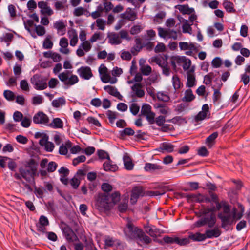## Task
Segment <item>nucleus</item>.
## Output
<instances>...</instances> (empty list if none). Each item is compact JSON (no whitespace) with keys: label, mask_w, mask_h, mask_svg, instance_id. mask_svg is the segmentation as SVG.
Here are the masks:
<instances>
[{"label":"nucleus","mask_w":250,"mask_h":250,"mask_svg":"<svg viewBox=\"0 0 250 250\" xmlns=\"http://www.w3.org/2000/svg\"><path fill=\"white\" fill-rule=\"evenodd\" d=\"M57 164L53 161L50 162L48 164L47 171L48 172H53L57 168Z\"/></svg>","instance_id":"56"},{"label":"nucleus","mask_w":250,"mask_h":250,"mask_svg":"<svg viewBox=\"0 0 250 250\" xmlns=\"http://www.w3.org/2000/svg\"><path fill=\"white\" fill-rule=\"evenodd\" d=\"M212 65L214 68H219L222 64V60L219 57H215L211 62Z\"/></svg>","instance_id":"53"},{"label":"nucleus","mask_w":250,"mask_h":250,"mask_svg":"<svg viewBox=\"0 0 250 250\" xmlns=\"http://www.w3.org/2000/svg\"><path fill=\"white\" fill-rule=\"evenodd\" d=\"M104 89L106 90L109 94L115 96L118 92L117 89L114 86L111 85H106L104 87Z\"/></svg>","instance_id":"45"},{"label":"nucleus","mask_w":250,"mask_h":250,"mask_svg":"<svg viewBox=\"0 0 250 250\" xmlns=\"http://www.w3.org/2000/svg\"><path fill=\"white\" fill-rule=\"evenodd\" d=\"M85 246L87 248L86 250H98L94 246L92 241H87V239L85 241Z\"/></svg>","instance_id":"64"},{"label":"nucleus","mask_w":250,"mask_h":250,"mask_svg":"<svg viewBox=\"0 0 250 250\" xmlns=\"http://www.w3.org/2000/svg\"><path fill=\"white\" fill-rule=\"evenodd\" d=\"M217 216L221 220V227L225 229L227 225H231L233 224V220L231 219L230 214L224 215L222 213H219Z\"/></svg>","instance_id":"12"},{"label":"nucleus","mask_w":250,"mask_h":250,"mask_svg":"<svg viewBox=\"0 0 250 250\" xmlns=\"http://www.w3.org/2000/svg\"><path fill=\"white\" fill-rule=\"evenodd\" d=\"M107 37L109 39V43L111 44H119L122 42L119 35L116 33L112 32L108 34Z\"/></svg>","instance_id":"16"},{"label":"nucleus","mask_w":250,"mask_h":250,"mask_svg":"<svg viewBox=\"0 0 250 250\" xmlns=\"http://www.w3.org/2000/svg\"><path fill=\"white\" fill-rule=\"evenodd\" d=\"M3 95L5 98L9 101H13L15 98L14 93L9 90H5L3 92Z\"/></svg>","instance_id":"39"},{"label":"nucleus","mask_w":250,"mask_h":250,"mask_svg":"<svg viewBox=\"0 0 250 250\" xmlns=\"http://www.w3.org/2000/svg\"><path fill=\"white\" fill-rule=\"evenodd\" d=\"M198 154L202 157H206L208 155L209 152L206 147L202 146L198 149Z\"/></svg>","instance_id":"55"},{"label":"nucleus","mask_w":250,"mask_h":250,"mask_svg":"<svg viewBox=\"0 0 250 250\" xmlns=\"http://www.w3.org/2000/svg\"><path fill=\"white\" fill-rule=\"evenodd\" d=\"M154 228L149 229L148 234L152 237L156 238L158 235H159L162 233V231L159 229Z\"/></svg>","instance_id":"44"},{"label":"nucleus","mask_w":250,"mask_h":250,"mask_svg":"<svg viewBox=\"0 0 250 250\" xmlns=\"http://www.w3.org/2000/svg\"><path fill=\"white\" fill-rule=\"evenodd\" d=\"M70 183L73 188L76 189L78 188L80 184V181L77 178L73 177L71 179Z\"/></svg>","instance_id":"59"},{"label":"nucleus","mask_w":250,"mask_h":250,"mask_svg":"<svg viewBox=\"0 0 250 250\" xmlns=\"http://www.w3.org/2000/svg\"><path fill=\"white\" fill-rule=\"evenodd\" d=\"M175 8L178 9L182 14H191L194 12L193 8H189L188 4L186 5H177Z\"/></svg>","instance_id":"14"},{"label":"nucleus","mask_w":250,"mask_h":250,"mask_svg":"<svg viewBox=\"0 0 250 250\" xmlns=\"http://www.w3.org/2000/svg\"><path fill=\"white\" fill-rule=\"evenodd\" d=\"M65 100L63 97H60L57 99L54 100L52 102V104L53 107L58 108L60 105L65 104Z\"/></svg>","instance_id":"34"},{"label":"nucleus","mask_w":250,"mask_h":250,"mask_svg":"<svg viewBox=\"0 0 250 250\" xmlns=\"http://www.w3.org/2000/svg\"><path fill=\"white\" fill-rule=\"evenodd\" d=\"M136 16V14L134 12L128 14L125 12L121 14V17L122 18L131 21H133L135 20Z\"/></svg>","instance_id":"40"},{"label":"nucleus","mask_w":250,"mask_h":250,"mask_svg":"<svg viewBox=\"0 0 250 250\" xmlns=\"http://www.w3.org/2000/svg\"><path fill=\"white\" fill-rule=\"evenodd\" d=\"M62 231L66 240L69 243L79 240L78 237L76 233L74 232L71 228L66 224H64L62 227Z\"/></svg>","instance_id":"4"},{"label":"nucleus","mask_w":250,"mask_h":250,"mask_svg":"<svg viewBox=\"0 0 250 250\" xmlns=\"http://www.w3.org/2000/svg\"><path fill=\"white\" fill-rule=\"evenodd\" d=\"M65 25L62 21H58L54 24V27L59 31H62L64 30L63 33L62 35L64 34L65 31Z\"/></svg>","instance_id":"43"},{"label":"nucleus","mask_w":250,"mask_h":250,"mask_svg":"<svg viewBox=\"0 0 250 250\" xmlns=\"http://www.w3.org/2000/svg\"><path fill=\"white\" fill-rule=\"evenodd\" d=\"M189 238L192 239L193 241H202L206 239L205 234H202L200 232H196L195 234L193 233H190L189 235Z\"/></svg>","instance_id":"20"},{"label":"nucleus","mask_w":250,"mask_h":250,"mask_svg":"<svg viewBox=\"0 0 250 250\" xmlns=\"http://www.w3.org/2000/svg\"><path fill=\"white\" fill-rule=\"evenodd\" d=\"M163 167L156 164L146 163L144 169L146 171H152L156 170L162 169Z\"/></svg>","instance_id":"21"},{"label":"nucleus","mask_w":250,"mask_h":250,"mask_svg":"<svg viewBox=\"0 0 250 250\" xmlns=\"http://www.w3.org/2000/svg\"><path fill=\"white\" fill-rule=\"evenodd\" d=\"M151 111V107L149 104H144L141 108V113L143 115H146Z\"/></svg>","instance_id":"49"},{"label":"nucleus","mask_w":250,"mask_h":250,"mask_svg":"<svg viewBox=\"0 0 250 250\" xmlns=\"http://www.w3.org/2000/svg\"><path fill=\"white\" fill-rule=\"evenodd\" d=\"M141 27L140 25H134L132 26L130 30V33L131 35H134L140 33L141 31Z\"/></svg>","instance_id":"58"},{"label":"nucleus","mask_w":250,"mask_h":250,"mask_svg":"<svg viewBox=\"0 0 250 250\" xmlns=\"http://www.w3.org/2000/svg\"><path fill=\"white\" fill-rule=\"evenodd\" d=\"M223 5L228 12L234 13L236 11L234 8V5L231 2L225 0L223 3Z\"/></svg>","instance_id":"32"},{"label":"nucleus","mask_w":250,"mask_h":250,"mask_svg":"<svg viewBox=\"0 0 250 250\" xmlns=\"http://www.w3.org/2000/svg\"><path fill=\"white\" fill-rule=\"evenodd\" d=\"M80 77L85 80H89L93 77L91 68L88 66H82L77 70Z\"/></svg>","instance_id":"8"},{"label":"nucleus","mask_w":250,"mask_h":250,"mask_svg":"<svg viewBox=\"0 0 250 250\" xmlns=\"http://www.w3.org/2000/svg\"><path fill=\"white\" fill-rule=\"evenodd\" d=\"M43 102V98L41 96L38 95L34 96L32 98V103L33 104L37 105L42 104Z\"/></svg>","instance_id":"63"},{"label":"nucleus","mask_w":250,"mask_h":250,"mask_svg":"<svg viewBox=\"0 0 250 250\" xmlns=\"http://www.w3.org/2000/svg\"><path fill=\"white\" fill-rule=\"evenodd\" d=\"M221 234V230L217 228H214L212 230H207L205 232V237L206 238H211L213 237H218Z\"/></svg>","instance_id":"17"},{"label":"nucleus","mask_w":250,"mask_h":250,"mask_svg":"<svg viewBox=\"0 0 250 250\" xmlns=\"http://www.w3.org/2000/svg\"><path fill=\"white\" fill-rule=\"evenodd\" d=\"M31 83L35 86V88L38 90H42L47 88V85L45 80L38 75H35L31 79Z\"/></svg>","instance_id":"5"},{"label":"nucleus","mask_w":250,"mask_h":250,"mask_svg":"<svg viewBox=\"0 0 250 250\" xmlns=\"http://www.w3.org/2000/svg\"><path fill=\"white\" fill-rule=\"evenodd\" d=\"M147 121L150 124H153L155 123V114L153 112L151 111L149 113L145 115Z\"/></svg>","instance_id":"51"},{"label":"nucleus","mask_w":250,"mask_h":250,"mask_svg":"<svg viewBox=\"0 0 250 250\" xmlns=\"http://www.w3.org/2000/svg\"><path fill=\"white\" fill-rule=\"evenodd\" d=\"M135 42L136 44L131 49V52L134 55H136L144 47L143 45L142 44V41L140 38H136Z\"/></svg>","instance_id":"18"},{"label":"nucleus","mask_w":250,"mask_h":250,"mask_svg":"<svg viewBox=\"0 0 250 250\" xmlns=\"http://www.w3.org/2000/svg\"><path fill=\"white\" fill-rule=\"evenodd\" d=\"M195 96L193 94L191 89H188L185 91V96L182 98L183 102H190L194 100Z\"/></svg>","instance_id":"19"},{"label":"nucleus","mask_w":250,"mask_h":250,"mask_svg":"<svg viewBox=\"0 0 250 250\" xmlns=\"http://www.w3.org/2000/svg\"><path fill=\"white\" fill-rule=\"evenodd\" d=\"M136 237L138 238L140 241H144L146 244H149L151 241V239L150 237L146 235L142 229L139 231L138 234Z\"/></svg>","instance_id":"27"},{"label":"nucleus","mask_w":250,"mask_h":250,"mask_svg":"<svg viewBox=\"0 0 250 250\" xmlns=\"http://www.w3.org/2000/svg\"><path fill=\"white\" fill-rule=\"evenodd\" d=\"M157 97L159 101L164 102H168L170 100L169 96L163 92H158L157 93Z\"/></svg>","instance_id":"37"},{"label":"nucleus","mask_w":250,"mask_h":250,"mask_svg":"<svg viewBox=\"0 0 250 250\" xmlns=\"http://www.w3.org/2000/svg\"><path fill=\"white\" fill-rule=\"evenodd\" d=\"M214 90V93L213 94V101L214 103L217 102L219 99L220 98L221 96V93L220 92V89H215Z\"/></svg>","instance_id":"57"},{"label":"nucleus","mask_w":250,"mask_h":250,"mask_svg":"<svg viewBox=\"0 0 250 250\" xmlns=\"http://www.w3.org/2000/svg\"><path fill=\"white\" fill-rule=\"evenodd\" d=\"M178 18L180 20L181 19H182L183 22H184L182 25V29L183 33H188L191 34V32L192 31V28L191 26L192 24L188 23V21L187 20H185L183 19L182 17L180 16H178Z\"/></svg>","instance_id":"22"},{"label":"nucleus","mask_w":250,"mask_h":250,"mask_svg":"<svg viewBox=\"0 0 250 250\" xmlns=\"http://www.w3.org/2000/svg\"><path fill=\"white\" fill-rule=\"evenodd\" d=\"M173 85L175 89H178L181 87V82L177 75H174L172 78Z\"/></svg>","instance_id":"47"},{"label":"nucleus","mask_w":250,"mask_h":250,"mask_svg":"<svg viewBox=\"0 0 250 250\" xmlns=\"http://www.w3.org/2000/svg\"><path fill=\"white\" fill-rule=\"evenodd\" d=\"M190 242L189 236L188 238H183L180 239L178 237H176V243L180 246H184L189 244Z\"/></svg>","instance_id":"42"},{"label":"nucleus","mask_w":250,"mask_h":250,"mask_svg":"<svg viewBox=\"0 0 250 250\" xmlns=\"http://www.w3.org/2000/svg\"><path fill=\"white\" fill-rule=\"evenodd\" d=\"M51 37L49 35L47 36L45 39L44 40L43 42V46L45 49H51L52 48L53 43L51 40Z\"/></svg>","instance_id":"36"},{"label":"nucleus","mask_w":250,"mask_h":250,"mask_svg":"<svg viewBox=\"0 0 250 250\" xmlns=\"http://www.w3.org/2000/svg\"><path fill=\"white\" fill-rule=\"evenodd\" d=\"M47 210L53 215L56 214L57 206L54 203L53 200H50L46 204Z\"/></svg>","instance_id":"24"},{"label":"nucleus","mask_w":250,"mask_h":250,"mask_svg":"<svg viewBox=\"0 0 250 250\" xmlns=\"http://www.w3.org/2000/svg\"><path fill=\"white\" fill-rule=\"evenodd\" d=\"M97 154L99 158L101 159H107V160L110 161V158L108 153L104 150H98Z\"/></svg>","instance_id":"41"},{"label":"nucleus","mask_w":250,"mask_h":250,"mask_svg":"<svg viewBox=\"0 0 250 250\" xmlns=\"http://www.w3.org/2000/svg\"><path fill=\"white\" fill-rule=\"evenodd\" d=\"M124 164L125 168L128 170H132L134 167L131 158L128 155H124L123 157Z\"/></svg>","instance_id":"25"},{"label":"nucleus","mask_w":250,"mask_h":250,"mask_svg":"<svg viewBox=\"0 0 250 250\" xmlns=\"http://www.w3.org/2000/svg\"><path fill=\"white\" fill-rule=\"evenodd\" d=\"M44 56L45 57H51L52 58L53 61L55 62H58L60 61L61 59V55L57 53H51V52H45L44 53Z\"/></svg>","instance_id":"33"},{"label":"nucleus","mask_w":250,"mask_h":250,"mask_svg":"<svg viewBox=\"0 0 250 250\" xmlns=\"http://www.w3.org/2000/svg\"><path fill=\"white\" fill-rule=\"evenodd\" d=\"M72 143L68 141L65 143V145H61L60 146L59 152L61 155H66L68 152V148L71 147Z\"/></svg>","instance_id":"28"},{"label":"nucleus","mask_w":250,"mask_h":250,"mask_svg":"<svg viewBox=\"0 0 250 250\" xmlns=\"http://www.w3.org/2000/svg\"><path fill=\"white\" fill-rule=\"evenodd\" d=\"M49 126L53 128H62L63 123L60 118H56L53 119L52 122L49 124Z\"/></svg>","instance_id":"23"},{"label":"nucleus","mask_w":250,"mask_h":250,"mask_svg":"<svg viewBox=\"0 0 250 250\" xmlns=\"http://www.w3.org/2000/svg\"><path fill=\"white\" fill-rule=\"evenodd\" d=\"M157 190L154 191H149L148 192V195L150 196H160L165 194L166 192L169 190L167 186H158L156 188Z\"/></svg>","instance_id":"11"},{"label":"nucleus","mask_w":250,"mask_h":250,"mask_svg":"<svg viewBox=\"0 0 250 250\" xmlns=\"http://www.w3.org/2000/svg\"><path fill=\"white\" fill-rule=\"evenodd\" d=\"M87 121L89 124H92L96 126H97V127L101 126V124L99 122V121L96 118H95L93 117H88L87 119Z\"/></svg>","instance_id":"52"},{"label":"nucleus","mask_w":250,"mask_h":250,"mask_svg":"<svg viewBox=\"0 0 250 250\" xmlns=\"http://www.w3.org/2000/svg\"><path fill=\"white\" fill-rule=\"evenodd\" d=\"M130 111L134 115L138 114L140 107L136 104H132L130 107Z\"/></svg>","instance_id":"61"},{"label":"nucleus","mask_w":250,"mask_h":250,"mask_svg":"<svg viewBox=\"0 0 250 250\" xmlns=\"http://www.w3.org/2000/svg\"><path fill=\"white\" fill-rule=\"evenodd\" d=\"M68 71L60 73L58 78L65 85H72L77 83L79 81L78 77L75 75H72L70 77H69Z\"/></svg>","instance_id":"3"},{"label":"nucleus","mask_w":250,"mask_h":250,"mask_svg":"<svg viewBox=\"0 0 250 250\" xmlns=\"http://www.w3.org/2000/svg\"><path fill=\"white\" fill-rule=\"evenodd\" d=\"M120 135L121 138L125 136H132L134 135L135 131L130 127H126L123 130L120 131Z\"/></svg>","instance_id":"31"},{"label":"nucleus","mask_w":250,"mask_h":250,"mask_svg":"<svg viewBox=\"0 0 250 250\" xmlns=\"http://www.w3.org/2000/svg\"><path fill=\"white\" fill-rule=\"evenodd\" d=\"M107 116L111 124H113L117 118L116 113L111 110L107 111Z\"/></svg>","instance_id":"50"},{"label":"nucleus","mask_w":250,"mask_h":250,"mask_svg":"<svg viewBox=\"0 0 250 250\" xmlns=\"http://www.w3.org/2000/svg\"><path fill=\"white\" fill-rule=\"evenodd\" d=\"M174 147V146L170 143H163L161 144L160 149L162 150V152L165 150L167 152L170 153L173 151Z\"/></svg>","instance_id":"30"},{"label":"nucleus","mask_w":250,"mask_h":250,"mask_svg":"<svg viewBox=\"0 0 250 250\" xmlns=\"http://www.w3.org/2000/svg\"><path fill=\"white\" fill-rule=\"evenodd\" d=\"M158 35L163 38H166L168 36V31L159 27L158 28Z\"/></svg>","instance_id":"60"},{"label":"nucleus","mask_w":250,"mask_h":250,"mask_svg":"<svg viewBox=\"0 0 250 250\" xmlns=\"http://www.w3.org/2000/svg\"><path fill=\"white\" fill-rule=\"evenodd\" d=\"M86 160V157L84 155H81L78 157L74 158L73 160V165L77 166L80 163L84 162Z\"/></svg>","instance_id":"54"},{"label":"nucleus","mask_w":250,"mask_h":250,"mask_svg":"<svg viewBox=\"0 0 250 250\" xmlns=\"http://www.w3.org/2000/svg\"><path fill=\"white\" fill-rule=\"evenodd\" d=\"M140 70L143 75L148 76L151 73L152 69L149 65H146V66H141Z\"/></svg>","instance_id":"38"},{"label":"nucleus","mask_w":250,"mask_h":250,"mask_svg":"<svg viewBox=\"0 0 250 250\" xmlns=\"http://www.w3.org/2000/svg\"><path fill=\"white\" fill-rule=\"evenodd\" d=\"M206 220L208 226L211 228L214 226L216 223V217L214 214H211L209 218L206 217Z\"/></svg>","instance_id":"46"},{"label":"nucleus","mask_w":250,"mask_h":250,"mask_svg":"<svg viewBox=\"0 0 250 250\" xmlns=\"http://www.w3.org/2000/svg\"><path fill=\"white\" fill-rule=\"evenodd\" d=\"M101 188L104 192H105V193L109 195L108 192L112 190V187L110 184L108 183H104L102 184L101 186Z\"/></svg>","instance_id":"48"},{"label":"nucleus","mask_w":250,"mask_h":250,"mask_svg":"<svg viewBox=\"0 0 250 250\" xmlns=\"http://www.w3.org/2000/svg\"><path fill=\"white\" fill-rule=\"evenodd\" d=\"M49 225L47 218L44 215H41L39 218V222L36 224L37 230L43 233L45 232L46 227Z\"/></svg>","instance_id":"6"},{"label":"nucleus","mask_w":250,"mask_h":250,"mask_svg":"<svg viewBox=\"0 0 250 250\" xmlns=\"http://www.w3.org/2000/svg\"><path fill=\"white\" fill-rule=\"evenodd\" d=\"M126 228L128 231V234L133 237H136L138 234L139 231H140L141 229L137 227H135L130 220H128L126 224ZM124 231L125 235H127L125 228L124 229Z\"/></svg>","instance_id":"9"},{"label":"nucleus","mask_w":250,"mask_h":250,"mask_svg":"<svg viewBox=\"0 0 250 250\" xmlns=\"http://www.w3.org/2000/svg\"><path fill=\"white\" fill-rule=\"evenodd\" d=\"M144 195L143 189L141 187H136L133 188L130 200L133 204H135L140 196Z\"/></svg>","instance_id":"10"},{"label":"nucleus","mask_w":250,"mask_h":250,"mask_svg":"<svg viewBox=\"0 0 250 250\" xmlns=\"http://www.w3.org/2000/svg\"><path fill=\"white\" fill-rule=\"evenodd\" d=\"M33 121L35 124H46L49 122V118L43 112L40 111L34 116Z\"/></svg>","instance_id":"7"},{"label":"nucleus","mask_w":250,"mask_h":250,"mask_svg":"<svg viewBox=\"0 0 250 250\" xmlns=\"http://www.w3.org/2000/svg\"><path fill=\"white\" fill-rule=\"evenodd\" d=\"M95 207L101 212L109 210L110 206L109 195L106 193H99L96 199Z\"/></svg>","instance_id":"2"},{"label":"nucleus","mask_w":250,"mask_h":250,"mask_svg":"<svg viewBox=\"0 0 250 250\" xmlns=\"http://www.w3.org/2000/svg\"><path fill=\"white\" fill-rule=\"evenodd\" d=\"M19 173H15L14 176L17 179L21 180L24 178L27 182H30L34 180V177L37 174V169L33 167L22 166L19 169Z\"/></svg>","instance_id":"1"},{"label":"nucleus","mask_w":250,"mask_h":250,"mask_svg":"<svg viewBox=\"0 0 250 250\" xmlns=\"http://www.w3.org/2000/svg\"><path fill=\"white\" fill-rule=\"evenodd\" d=\"M142 88V85L141 83H136L131 87V89L135 92V95L137 97L142 98L145 95V91Z\"/></svg>","instance_id":"15"},{"label":"nucleus","mask_w":250,"mask_h":250,"mask_svg":"<svg viewBox=\"0 0 250 250\" xmlns=\"http://www.w3.org/2000/svg\"><path fill=\"white\" fill-rule=\"evenodd\" d=\"M121 194L119 191H115L111 195L109 194L110 204L113 203L116 204L120 200Z\"/></svg>","instance_id":"29"},{"label":"nucleus","mask_w":250,"mask_h":250,"mask_svg":"<svg viewBox=\"0 0 250 250\" xmlns=\"http://www.w3.org/2000/svg\"><path fill=\"white\" fill-rule=\"evenodd\" d=\"M218 133L214 132L208 137L206 139V144L209 147H211L215 142V140L217 138Z\"/></svg>","instance_id":"26"},{"label":"nucleus","mask_w":250,"mask_h":250,"mask_svg":"<svg viewBox=\"0 0 250 250\" xmlns=\"http://www.w3.org/2000/svg\"><path fill=\"white\" fill-rule=\"evenodd\" d=\"M23 114L20 111H15L13 114V119L16 122H19L22 120Z\"/></svg>","instance_id":"62"},{"label":"nucleus","mask_w":250,"mask_h":250,"mask_svg":"<svg viewBox=\"0 0 250 250\" xmlns=\"http://www.w3.org/2000/svg\"><path fill=\"white\" fill-rule=\"evenodd\" d=\"M103 169L106 171L115 172L118 169V167L116 164H113L112 161H107L105 162L103 165Z\"/></svg>","instance_id":"13"},{"label":"nucleus","mask_w":250,"mask_h":250,"mask_svg":"<svg viewBox=\"0 0 250 250\" xmlns=\"http://www.w3.org/2000/svg\"><path fill=\"white\" fill-rule=\"evenodd\" d=\"M195 77L194 74H189L187 75V85L188 87H192L195 85Z\"/></svg>","instance_id":"35"}]
</instances>
